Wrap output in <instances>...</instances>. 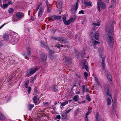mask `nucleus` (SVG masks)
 <instances>
[{
    "instance_id": "obj_1",
    "label": "nucleus",
    "mask_w": 121,
    "mask_h": 121,
    "mask_svg": "<svg viewBox=\"0 0 121 121\" xmlns=\"http://www.w3.org/2000/svg\"><path fill=\"white\" fill-rule=\"evenodd\" d=\"M113 27L112 25H109L106 27V31L108 36L107 41L108 44L111 47L113 45Z\"/></svg>"
},
{
    "instance_id": "obj_2",
    "label": "nucleus",
    "mask_w": 121,
    "mask_h": 121,
    "mask_svg": "<svg viewBox=\"0 0 121 121\" xmlns=\"http://www.w3.org/2000/svg\"><path fill=\"white\" fill-rule=\"evenodd\" d=\"M110 87L109 86L105 87V92L107 96V105H110L112 103V101L111 99H112V102L113 100L112 99V96L111 94L110 93L111 90Z\"/></svg>"
},
{
    "instance_id": "obj_3",
    "label": "nucleus",
    "mask_w": 121,
    "mask_h": 121,
    "mask_svg": "<svg viewBox=\"0 0 121 121\" xmlns=\"http://www.w3.org/2000/svg\"><path fill=\"white\" fill-rule=\"evenodd\" d=\"M99 52L100 53V57L102 61V69L103 70H105V65L104 63L105 57L104 56L103 52L102 51H100Z\"/></svg>"
},
{
    "instance_id": "obj_4",
    "label": "nucleus",
    "mask_w": 121,
    "mask_h": 121,
    "mask_svg": "<svg viewBox=\"0 0 121 121\" xmlns=\"http://www.w3.org/2000/svg\"><path fill=\"white\" fill-rule=\"evenodd\" d=\"M18 38L17 35L15 36L13 35L12 36V39H11V42L12 44L14 45L16 44L18 40Z\"/></svg>"
},
{
    "instance_id": "obj_5",
    "label": "nucleus",
    "mask_w": 121,
    "mask_h": 121,
    "mask_svg": "<svg viewBox=\"0 0 121 121\" xmlns=\"http://www.w3.org/2000/svg\"><path fill=\"white\" fill-rule=\"evenodd\" d=\"M38 69L37 67H36L34 68L31 69L29 70L27 72V75L29 76L34 73L36 72V71L38 70Z\"/></svg>"
},
{
    "instance_id": "obj_6",
    "label": "nucleus",
    "mask_w": 121,
    "mask_h": 121,
    "mask_svg": "<svg viewBox=\"0 0 121 121\" xmlns=\"http://www.w3.org/2000/svg\"><path fill=\"white\" fill-rule=\"evenodd\" d=\"M78 2H77L76 4L73 5V7L71 9L72 13L74 14L76 12L78 7Z\"/></svg>"
},
{
    "instance_id": "obj_7",
    "label": "nucleus",
    "mask_w": 121,
    "mask_h": 121,
    "mask_svg": "<svg viewBox=\"0 0 121 121\" xmlns=\"http://www.w3.org/2000/svg\"><path fill=\"white\" fill-rule=\"evenodd\" d=\"M27 55L30 57L31 54V50L30 46L29 44H27L26 47Z\"/></svg>"
},
{
    "instance_id": "obj_8",
    "label": "nucleus",
    "mask_w": 121,
    "mask_h": 121,
    "mask_svg": "<svg viewBox=\"0 0 121 121\" xmlns=\"http://www.w3.org/2000/svg\"><path fill=\"white\" fill-rule=\"evenodd\" d=\"M61 18L60 16L53 15L50 17V19L51 21H53L56 19H60Z\"/></svg>"
},
{
    "instance_id": "obj_9",
    "label": "nucleus",
    "mask_w": 121,
    "mask_h": 121,
    "mask_svg": "<svg viewBox=\"0 0 121 121\" xmlns=\"http://www.w3.org/2000/svg\"><path fill=\"white\" fill-rule=\"evenodd\" d=\"M16 16L17 17H18L20 20L23 18L24 17V14L23 13L20 12H18L16 13Z\"/></svg>"
},
{
    "instance_id": "obj_10",
    "label": "nucleus",
    "mask_w": 121,
    "mask_h": 121,
    "mask_svg": "<svg viewBox=\"0 0 121 121\" xmlns=\"http://www.w3.org/2000/svg\"><path fill=\"white\" fill-rule=\"evenodd\" d=\"M52 39L60 41H65L66 40V39L64 38H61L59 37H52Z\"/></svg>"
},
{
    "instance_id": "obj_11",
    "label": "nucleus",
    "mask_w": 121,
    "mask_h": 121,
    "mask_svg": "<svg viewBox=\"0 0 121 121\" xmlns=\"http://www.w3.org/2000/svg\"><path fill=\"white\" fill-rule=\"evenodd\" d=\"M91 34H93L94 37L96 40H97L99 38V33L97 32H95V34H93V31H91Z\"/></svg>"
},
{
    "instance_id": "obj_12",
    "label": "nucleus",
    "mask_w": 121,
    "mask_h": 121,
    "mask_svg": "<svg viewBox=\"0 0 121 121\" xmlns=\"http://www.w3.org/2000/svg\"><path fill=\"white\" fill-rule=\"evenodd\" d=\"M105 74L107 75V77L109 81H112V77L110 74L107 71L105 72Z\"/></svg>"
},
{
    "instance_id": "obj_13",
    "label": "nucleus",
    "mask_w": 121,
    "mask_h": 121,
    "mask_svg": "<svg viewBox=\"0 0 121 121\" xmlns=\"http://www.w3.org/2000/svg\"><path fill=\"white\" fill-rule=\"evenodd\" d=\"M73 22V17L70 18L69 20L67 21H66L64 22V24L65 25H68L70 24V23Z\"/></svg>"
},
{
    "instance_id": "obj_14",
    "label": "nucleus",
    "mask_w": 121,
    "mask_h": 121,
    "mask_svg": "<svg viewBox=\"0 0 121 121\" xmlns=\"http://www.w3.org/2000/svg\"><path fill=\"white\" fill-rule=\"evenodd\" d=\"M51 89L54 92L58 91L59 90L58 87L54 85H53L52 86Z\"/></svg>"
},
{
    "instance_id": "obj_15",
    "label": "nucleus",
    "mask_w": 121,
    "mask_h": 121,
    "mask_svg": "<svg viewBox=\"0 0 121 121\" xmlns=\"http://www.w3.org/2000/svg\"><path fill=\"white\" fill-rule=\"evenodd\" d=\"M99 0L100 1V3L99 4V5H100L101 8L103 9H105L106 7V5L104 3L101 2L100 0Z\"/></svg>"
},
{
    "instance_id": "obj_16",
    "label": "nucleus",
    "mask_w": 121,
    "mask_h": 121,
    "mask_svg": "<svg viewBox=\"0 0 121 121\" xmlns=\"http://www.w3.org/2000/svg\"><path fill=\"white\" fill-rule=\"evenodd\" d=\"M70 58L69 57L65 56L63 60L65 62L67 63H69V61L70 60Z\"/></svg>"
},
{
    "instance_id": "obj_17",
    "label": "nucleus",
    "mask_w": 121,
    "mask_h": 121,
    "mask_svg": "<svg viewBox=\"0 0 121 121\" xmlns=\"http://www.w3.org/2000/svg\"><path fill=\"white\" fill-rule=\"evenodd\" d=\"M0 119L2 120H5L6 119V118L3 115L2 113L0 111Z\"/></svg>"
},
{
    "instance_id": "obj_18",
    "label": "nucleus",
    "mask_w": 121,
    "mask_h": 121,
    "mask_svg": "<svg viewBox=\"0 0 121 121\" xmlns=\"http://www.w3.org/2000/svg\"><path fill=\"white\" fill-rule=\"evenodd\" d=\"M43 12V11L42 8H40L38 13V17H41Z\"/></svg>"
},
{
    "instance_id": "obj_19",
    "label": "nucleus",
    "mask_w": 121,
    "mask_h": 121,
    "mask_svg": "<svg viewBox=\"0 0 121 121\" xmlns=\"http://www.w3.org/2000/svg\"><path fill=\"white\" fill-rule=\"evenodd\" d=\"M79 97L78 95H76L74 96L73 99V100L75 101H77L79 100Z\"/></svg>"
},
{
    "instance_id": "obj_20",
    "label": "nucleus",
    "mask_w": 121,
    "mask_h": 121,
    "mask_svg": "<svg viewBox=\"0 0 121 121\" xmlns=\"http://www.w3.org/2000/svg\"><path fill=\"white\" fill-rule=\"evenodd\" d=\"M41 59L43 61H45L46 60V56L44 55L43 54L41 56Z\"/></svg>"
},
{
    "instance_id": "obj_21",
    "label": "nucleus",
    "mask_w": 121,
    "mask_h": 121,
    "mask_svg": "<svg viewBox=\"0 0 121 121\" xmlns=\"http://www.w3.org/2000/svg\"><path fill=\"white\" fill-rule=\"evenodd\" d=\"M68 101H65L61 103L60 102V103L61 104L60 106H65L66 105L68 104Z\"/></svg>"
},
{
    "instance_id": "obj_22",
    "label": "nucleus",
    "mask_w": 121,
    "mask_h": 121,
    "mask_svg": "<svg viewBox=\"0 0 121 121\" xmlns=\"http://www.w3.org/2000/svg\"><path fill=\"white\" fill-rule=\"evenodd\" d=\"M20 20V19L18 17H17V16L16 17H14L13 18L12 21L13 22H15Z\"/></svg>"
},
{
    "instance_id": "obj_23",
    "label": "nucleus",
    "mask_w": 121,
    "mask_h": 121,
    "mask_svg": "<svg viewBox=\"0 0 121 121\" xmlns=\"http://www.w3.org/2000/svg\"><path fill=\"white\" fill-rule=\"evenodd\" d=\"M92 108H88V111L85 114V115L87 116L89 114L92 112Z\"/></svg>"
},
{
    "instance_id": "obj_24",
    "label": "nucleus",
    "mask_w": 121,
    "mask_h": 121,
    "mask_svg": "<svg viewBox=\"0 0 121 121\" xmlns=\"http://www.w3.org/2000/svg\"><path fill=\"white\" fill-rule=\"evenodd\" d=\"M117 108L116 103H113L112 104V109H116Z\"/></svg>"
},
{
    "instance_id": "obj_25",
    "label": "nucleus",
    "mask_w": 121,
    "mask_h": 121,
    "mask_svg": "<svg viewBox=\"0 0 121 121\" xmlns=\"http://www.w3.org/2000/svg\"><path fill=\"white\" fill-rule=\"evenodd\" d=\"M111 113L112 115L115 116V114L116 113V110L112 109L111 111Z\"/></svg>"
},
{
    "instance_id": "obj_26",
    "label": "nucleus",
    "mask_w": 121,
    "mask_h": 121,
    "mask_svg": "<svg viewBox=\"0 0 121 121\" xmlns=\"http://www.w3.org/2000/svg\"><path fill=\"white\" fill-rule=\"evenodd\" d=\"M79 110L80 109L79 108H78L75 110V111L74 112V114L75 115H77V114H78L79 112Z\"/></svg>"
},
{
    "instance_id": "obj_27",
    "label": "nucleus",
    "mask_w": 121,
    "mask_h": 121,
    "mask_svg": "<svg viewBox=\"0 0 121 121\" xmlns=\"http://www.w3.org/2000/svg\"><path fill=\"white\" fill-rule=\"evenodd\" d=\"M92 25L93 26H100V24L99 22H95L93 23Z\"/></svg>"
},
{
    "instance_id": "obj_28",
    "label": "nucleus",
    "mask_w": 121,
    "mask_h": 121,
    "mask_svg": "<svg viewBox=\"0 0 121 121\" xmlns=\"http://www.w3.org/2000/svg\"><path fill=\"white\" fill-rule=\"evenodd\" d=\"M96 121H99V120L98 119H100V117L99 116V113H97L96 114Z\"/></svg>"
},
{
    "instance_id": "obj_29",
    "label": "nucleus",
    "mask_w": 121,
    "mask_h": 121,
    "mask_svg": "<svg viewBox=\"0 0 121 121\" xmlns=\"http://www.w3.org/2000/svg\"><path fill=\"white\" fill-rule=\"evenodd\" d=\"M8 4H3V5L1 6V7L4 9L8 7Z\"/></svg>"
},
{
    "instance_id": "obj_30",
    "label": "nucleus",
    "mask_w": 121,
    "mask_h": 121,
    "mask_svg": "<svg viewBox=\"0 0 121 121\" xmlns=\"http://www.w3.org/2000/svg\"><path fill=\"white\" fill-rule=\"evenodd\" d=\"M112 4L111 6V7L115 6L116 5V0H112Z\"/></svg>"
},
{
    "instance_id": "obj_31",
    "label": "nucleus",
    "mask_w": 121,
    "mask_h": 121,
    "mask_svg": "<svg viewBox=\"0 0 121 121\" xmlns=\"http://www.w3.org/2000/svg\"><path fill=\"white\" fill-rule=\"evenodd\" d=\"M29 106V109L30 110L32 109L34 107V105L33 104H29L28 105Z\"/></svg>"
},
{
    "instance_id": "obj_32",
    "label": "nucleus",
    "mask_w": 121,
    "mask_h": 121,
    "mask_svg": "<svg viewBox=\"0 0 121 121\" xmlns=\"http://www.w3.org/2000/svg\"><path fill=\"white\" fill-rule=\"evenodd\" d=\"M85 4L87 6H92L91 3L90 2H86Z\"/></svg>"
},
{
    "instance_id": "obj_33",
    "label": "nucleus",
    "mask_w": 121,
    "mask_h": 121,
    "mask_svg": "<svg viewBox=\"0 0 121 121\" xmlns=\"http://www.w3.org/2000/svg\"><path fill=\"white\" fill-rule=\"evenodd\" d=\"M33 99L34 103L35 104L37 103L38 100L37 97L36 96H35L34 97Z\"/></svg>"
},
{
    "instance_id": "obj_34",
    "label": "nucleus",
    "mask_w": 121,
    "mask_h": 121,
    "mask_svg": "<svg viewBox=\"0 0 121 121\" xmlns=\"http://www.w3.org/2000/svg\"><path fill=\"white\" fill-rule=\"evenodd\" d=\"M8 12L9 13H11L14 12V10L13 8H10L9 9Z\"/></svg>"
},
{
    "instance_id": "obj_35",
    "label": "nucleus",
    "mask_w": 121,
    "mask_h": 121,
    "mask_svg": "<svg viewBox=\"0 0 121 121\" xmlns=\"http://www.w3.org/2000/svg\"><path fill=\"white\" fill-rule=\"evenodd\" d=\"M97 3L98 10L100 12L101 11L99 8V4L100 3V0H98L97 2Z\"/></svg>"
},
{
    "instance_id": "obj_36",
    "label": "nucleus",
    "mask_w": 121,
    "mask_h": 121,
    "mask_svg": "<svg viewBox=\"0 0 121 121\" xmlns=\"http://www.w3.org/2000/svg\"><path fill=\"white\" fill-rule=\"evenodd\" d=\"M36 75H35L33 78H31L30 82L33 83V82L34 80L36 79Z\"/></svg>"
},
{
    "instance_id": "obj_37",
    "label": "nucleus",
    "mask_w": 121,
    "mask_h": 121,
    "mask_svg": "<svg viewBox=\"0 0 121 121\" xmlns=\"http://www.w3.org/2000/svg\"><path fill=\"white\" fill-rule=\"evenodd\" d=\"M100 43L98 41H96V40H95L93 42V45L94 46V47H95V45L98 44H99Z\"/></svg>"
},
{
    "instance_id": "obj_38",
    "label": "nucleus",
    "mask_w": 121,
    "mask_h": 121,
    "mask_svg": "<svg viewBox=\"0 0 121 121\" xmlns=\"http://www.w3.org/2000/svg\"><path fill=\"white\" fill-rule=\"evenodd\" d=\"M41 45L42 46H44L45 48H48V47L46 46V45H45L44 44V42L43 41H42L41 42Z\"/></svg>"
},
{
    "instance_id": "obj_39",
    "label": "nucleus",
    "mask_w": 121,
    "mask_h": 121,
    "mask_svg": "<svg viewBox=\"0 0 121 121\" xmlns=\"http://www.w3.org/2000/svg\"><path fill=\"white\" fill-rule=\"evenodd\" d=\"M29 84V81L27 80L25 82V84L26 86V88H27V86Z\"/></svg>"
},
{
    "instance_id": "obj_40",
    "label": "nucleus",
    "mask_w": 121,
    "mask_h": 121,
    "mask_svg": "<svg viewBox=\"0 0 121 121\" xmlns=\"http://www.w3.org/2000/svg\"><path fill=\"white\" fill-rule=\"evenodd\" d=\"M8 38V36L7 34H5L3 36V38L4 39H7Z\"/></svg>"
},
{
    "instance_id": "obj_41",
    "label": "nucleus",
    "mask_w": 121,
    "mask_h": 121,
    "mask_svg": "<svg viewBox=\"0 0 121 121\" xmlns=\"http://www.w3.org/2000/svg\"><path fill=\"white\" fill-rule=\"evenodd\" d=\"M28 91V94H30L31 90V88L30 86L27 87Z\"/></svg>"
},
{
    "instance_id": "obj_42",
    "label": "nucleus",
    "mask_w": 121,
    "mask_h": 121,
    "mask_svg": "<svg viewBox=\"0 0 121 121\" xmlns=\"http://www.w3.org/2000/svg\"><path fill=\"white\" fill-rule=\"evenodd\" d=\"M43 106L44 107L48 106L49 105V104L48 102H43Z\"/></svg>"
},
{
    "instance_id": "obj_43",
    "label": "nucleus",
    "mask_w": 121,
    "mask_h": 121,
    "mask_svg": "<svg viewBox=\"0 0 121 121\" xmlns=\"http://www.w3.org/2000/svg\"><path fill=\"white\" fill-rule=\"evenodd\" d=\"M84 68L87 71H89V68L87 65H84Z\"/></svg>"
},
{
    "instance_id": "obj_44",
    "label": "nucleus",
    "mask_w": 121,
    "mask_h": 121,
    "mask_svg": "<svg viewBox=\"0 0 121 121\" xmlns=\"http://www.w3.org/2000/svg\"><path fill=\"white\" fill-rule=\"evenodd\" d=\"M86 99L88 101L91 100V99L90 98L89 95V94H87L86 95Z\"/></svg>"
},
{
    "instance_id": "obj_45",
    "label": "nucleus",
    "mask_w": 121,
    "mask_h": 121,
    "mask_svg": "<svg viewBox=\"0 0 121 121\" xmlns=\"http://www.w3.org/2000/svg\"><path fill=\"white\" fill-rule=\"evenodd\" d=\"M97 27H96L94 26L92 27V31H94L97 29Z\"/></svg>"
},
{
    "instance_id": "obj_46",
    "label": "nucleus",
    "mask_w": 121,
    "mask_h": 121,
    "mask_svg": "<svg viewBox=\"0 0 121 121\" xmlns=\"http://www.w3.org/2000/svg\"><path fill=\"white\" fill-rule=\"evenodd\" d=\"M72 109H70L68 110L65 112V114H66L67 113H68L70 112V111Z\"/></svg>"
},
{
    "instance_id": "obj_47",
    "label": "nucleus",
    "mask_w": 121,
    "mask_h": 121,
    "mask_svg": "<svg viewBox=\"0 0 121 121\" xmlns=\"http://www.w3.org/2000/svg\"><path fill=\"white\" fill-rule=\"evenodd\" d=\"M84 76L86 78L87 77V76L88 75V73L87 72H85L84 73Z\"/></svg>"
},
{
    "instance_id": "obj_48",
    "label": "nucleus",
    "mask_w": 121,
    "mask_h": 121,
    "mask_svg": "<svg viewBox=\"0 0 121 121\" xmlns=\"http://www.w3.org/2000/svg\"><path fill=\"white\" fill-rule=\"evenodd\" d=\"M82 91L83 92H84L85 91V86L84 85H82Z\"/></svg>"
},
{
    "instance_id": "obj_49",
    "label": "nucleus",
    "mask_w": 121,
    "mask_h": 121,
    "mask_svg": "<svg viewBox=\"0 0 121 121\" xmlns=\"http://www.w3.org/2000/svg\"><path fill=\"white\" fill-rule=\"evenodd\" d=\"M61 118V117L59 115H57L56 116V118L57 119H60Z\"/></svg>"
},
{
    "instance_id": "obj_50",
    "label": "nucleus",
    "mask_w": 121,
    "mask_h": 121,
    "mask_svg": "<svg viewBox=\"0 0 121 121\" xmlns=\"http://www.w3.org/2000/svg\"><path fill=\"white\" fill-rule=\"evenodd\" d=\"M85 121H88V116L85 115Z\"/></svg>"
},
{
    "instance_id": "obj_51",
    "label": "nucleus",
    "mask_w": 121,
    "mask_h": 121,
    "mask_svg": "<svg viewBox=\"0 0 121 121\" xmlns=\"http://www.w3.org/2000/svg\"><path fill=\"white\" fill-rule=\"evenodd\" d=\"M46 4H47V7H50V5H49V4L48 1L47 0H46Z\"/></svg>"
},
{
    "instance_id": "obj_52",
    "label": "nucleus",
    "mask_w": 121,
    "mask_h": 121,
    "mask_svg": "<svg viewBox=\"0 0 121 121\" xmlns=\"http://www.w3.org/2000/svg\"><path fill=\"white\" fill-rule=\"evenodd\" d=\"M56 31V30L54 28L52 29L51 30L52 32L53 33H54Z\"/></svg>"
},
{
    "instance_id": "obj_53",
    "label": "nucleus",
    "mask_w": 121,
    "mask_h": 121,
    "mask_svg": "<svg viewBox=\"0 0 121 121\" xmlns=\"http://www.w3.org/2000/svg\"><path fill=\"white\" fill-rule=\"evenodd\" d=\"M86 62L87 60L86 59H85L83 61V63L84 65L86 64Z\"/></svg>"
},
{
    "instance_id": "obj_54",
    "label": "nucleus",
    "mask_w": 121,
    "mask_h": 121,
    "mask_svg": "<svg viewBox=\"0 0 121 121\" xmlns=\"http://www.w3.org/2000/svg\"><path fill=\"white\" fill-rule=\"evenodd\" d=\"M66 19V17L65 16H64L63 17V20L64 22H64H65L66 21L65 19Z\"/></svg>"
},
{
    "instance_id": "obj_55",
    "label": "nucleus",
    "mask_w": 121,
    "mask_h": 121,
    "mask_svg": "<svg viewBox=\"0 0 121 121\" xmlns=\"http://www.w3.org/2000/svg\"><path fill=\"white\" fill-rule=\"evenodd\" d=\"M79 13V14H84V12H83V11L82 10H81V11H79V13Z\"/></svg>"
},
{
    "instance_id": "obj_56",
    "label": "nucleus",
    "mask_w": 121,
    "mask_h": 121,
    "mask_svg": "<svg viewBox=\"0 0 121 121\" xmlns=\"http://www.w3.org/2000/svg\"><path fill=\"white\" fill-rule=\"evenodd\" d=\"M47 9L48 11V12H50V11H51V9H50V7H47Z\"/></svg>"
},
{
    "instance_id": "obj_57",
    "label": "nucleus",
    "mask_w": 121,
    "mask_h": 121,
    "mask_svg": "<svg viewBox=\"0 0 121 121\" xmlns=\"http://www.w3.org/2000/svg\"><path fill=\"white\" fill-rule=\"evenodd\" d=\"M94 78H95V80L96 81V82L97 83H98V78H97L95 76L94 77Z\"/></svg>"
},
{
    "instance_id": "obj_58",
    "label": "nucleus",
    "mask_w": 121,
    "mask_h": 121,
    "mask_svg": "<svg viewBox=\"0 0 121 121\" xmlns=\"http://www.w3.org/2000/svg\"><path fill=\"white\" fill-rule=\"evenodd\" d=\"M49 54H52L53 52L51 50H49Z\"/></svg>"
},
{
    "instance_id": "obj_59",
    "label": "nucleus",
    "mask_w": 121,
    "mask_h": 121,
    "mask_svg": "<svg viewBox=\"0 0 121 121\" xmlns=\"http://www.w3.org/2000/svg\"><path fill=\"white\" fill-rule=\"evenodd\" d=\"M76 18V16L75 15H74L73 17V22H74V21L75 19Z\"/></svg>"
},
{
    "instance_id": "obj_60",
    "label": "nucleus",
    "mask_w": 121,
    "mask_h": 121,
    "mask_svg": "<svg viewBox=\"0 0 121 121\" xmlns=\"http://www.w3.org/2000/svg\"><path fill=\"white\" fill-rule=\"evenodd\" d=\"M56 46L58 48H59L60 47V44H57L56 45Z\"/></svg>"
},
{
    "instance_id": "obj_61",
    "label": "nucleus",
    "mask_w": 121,
    "mask_h": 121,
    "mask_svg": "<svg viewBox=\"0 0 121 121\" xmlns=\"http://www.w3.org/2000/svg\"><path fill=\"white\" fill-rule=\"evenodd\" d=\"M76 76V77L79 78H80V76L78 75L77 74H75Z\"/></svg>"
},
{
    "instance_id": "obj_62",
    "label": "nucleus",
    "mask_w": 121,
    "mask_h": 121,
    "mask_svg": "<svg viewBox=\"0 0 121 121\" xmlns=\"http://www.w3.org/2000/svg\"><path fill=\"white\" fill-rule=\"evenodd\" d=\"M85 100H83L82 101V102H79V103L80 104H81L82 103H85Z\"/></svg>"
},
{
    "instance_id": "obj_63",
    "label": "nucleus",
    "mask_w": 121,
    "mask_h": 121,
    "mask_svg": "<svg viewBox=\"0 0 121 121\" xmlns=\"http://www.w3.org/2000/svg\"><path fill=\"white\" fill-rule=\"evenodd\" d=\"M37 90L36 89V88L35 87V93H37Z\"/></svg>"
},
{
    "instance_id": "obj_64",
    "label": "nucleus",
    "mask_w": 121,
    "mask_h": 121,
    "mask_svg": "<svg viewBox=\"0 0 121 121\" xmlns=\"http://www.w3.org/2000/svg\"><path fill=\"white\" fill-rule=\"evenodd\" d=\"M98 120H99V121H103V119L101 118H100V119H99Z\"/></svg>"
}]
</instances>
